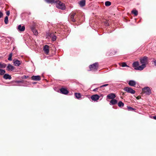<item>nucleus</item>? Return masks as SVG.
Wrapping results in <instances>:
<instances>
[{"instance_id": "bb28decb", "label": "nucleus", "mask_w": 156, "mask_h": 156, "mask_svg": "<svg viewBox=\"0 0 156 156\" xmlns=\"http://www.w3.org/2000/svg\"><path fill=\"white\" fill-rule=\"evenodd\" d=\"M127 109L129 111H133L136 110L135 108H133L131 107L128 106H127Z\"/></svg>"}, {"instance_id": "473e14b6", "label": "nucleus", "mask_w": 156, "mask_h": 156, "mask_svg": "<svg viewBox=\"0 0 156 156\" xmlns=\"http://www.w3.org/2000/svg\"><path fill=\"white\" fill-rule=\"evenodd\" d=\"M8 17L7 16H6L4 19V22H5V23L6 24H7L8 23Z\"/></svg>"}, {"instance_id": "f257e3e1", "label": "nucleus", "mask_w": 156, "mask_h": 156, "mask_svg": "<svg viewBox=\"0 0 156 156\" xmlns=\"http://www.w3.org/2000/svg\"><path fill=\"white\" fill-rule=\"evenodd\" d=\"M55 5L56 7L58 9L63 10L65 9V6L63 3H62L59 1H57L55 2Z\"/></svg>"}, {"instance_id": "7c9ffc66", "label": "nucleus", "mask_w": 156, "mask_h": 156, "mask_svg": "<svg viewBox=\"0 0 156 156\" xmlns=\"http://www.w3.org/2000/svg\"><path fill=\"white\" fill-rule=\"evenodd\" d=\"M105 5L106 6H109L111 5V2L109 1H106L105 3Z\"/></svg>"}, {"instance_id": "2f4dec72", "label": "nucleus", "mask_w": 156, "mask_h": 156, "mask_svg": "<svg viewBox=\"0 0 156 156\" xmlns=\"http://www.w3.org/2000/svg\"><path fill=\"white\" fill-rule=\"evenodd\" d=\"M12 53H10L9 55V57L8 59L9 61H11L12 60Z\"/></svg>"}, {"instance_id": "6ab92c4d", "label": "nucleus", "mask_w": 156, "mask_h": 156, "mask_svg": "<svg viewBox=\"0 0 156 156\" xmlns=\"http://www.w3.org/2000/svg\"><path fill=\"white\" fill-rule=\"evenodd\" d=\"M75 95L76 98L80 100L81 99V95L80 93H75Z\"/></svg>"}, {"instance_id": "a211bd4d", "label": "nucleus", "mask_w": 156, "mask_h": 156, "mask_svg": "<svg viewBox=\"0 0 156 156\" xmlns=\"http://www.w3.org/2000/svg\"><path fill=\"white\" fill-rule=\"evenodd\" d=\"M13 62L14 65L16 66H19L21 64L20 61L18 60L14 61Z\"/></svg>"}, {"instance_id": "9b49d317", "label": "nucleus", "mask_w": 156, "mask_h": 156, "mask_svg": "<svg viewBox=\"0 0 156 156\" xmlns=\"http://www.w3.org/2000/svg\"><path fill=\"white\" fill-rule=\"evenodd\" d=\"M75 14V13L73 12L71 13L69 16V17L70 18L71 20L73 22H75L76 21L74 19Z\"/></svg>"}, {"instance_id": "b1692460", "label": "nucleus", "mask_w": 156, "mask_h": 156, "mask_svg": "<svg viewBox=\"0 0 156 156\" xmlns=\"http://www.w3.org/2000/svg\"><path fill=\"white\" fill-rule=\"evenodd\" d=\"M48 3H55V0H44Z\"/></svg>"}, {"instance_id": "423d86ee", "label": "nucleus", "mask_w": 156, "mask_h": 156, "mask_svg": "<svg viewBox=\"0 0 156 156\" xmlns=\"http://www.w3.org/2000/svg\"><path fill=\"white\" fill-rule=\"evenodd\" d=\"M142 91L148 95H149L151 93L150 88H142Z\"/></svg>"}, {"instance_id": "412c9836", "label": "nucleus", "mask_w": 156, "mask_h": 156, "mask_svg": "<svg viewBox=\"0 0 156 156\" xmlns=\"http://www.w3.org/2000/svg\"><path fill=\"white\" fill-rule=\"evenodd\" d=\"M23 80H15L13 81L14 83L16 84V85H18L21 83H23Z\"/></svg>"}, {"instance_id": "2eb2a0df", "label": "nucleus", "mask_w": 156, "mask_h": 156, "mask_svg": "<svg viewBox=\"0 0 156 156\" xmlns=\"http://www.w3.org/2000/svg\"><path fill=\"white\" fill-rule=\"evenodd\" d=\"M18 29L19 31H23L24 30L25 27L24 26H22L21 25H20L18 26Z\"/></svg>"}, {"instance_id": "c756f323", "label": "nucleus", "mask_w": 156, "mask_h": 156, "mask_svg": "<svg viewBox=\"0 0 156 156\" xmlns=\"http://www.w3.org/2000/svg\"><path fill=\"white\" fill-rule=\"evenodd\" d=\"M5 71L3 70V69H0V75H3L5 74Z\"/></svg>"}, {"instance_id": "9d476101", "label": "nucleus", "mask_w": 156, "mask_h": 156, "mask_svg": "<svg viewBox=\"0 0 156 156\" xmlns=\"http://www.w3.org/2000/svg\"><path fill=\"white\" fill-rule=\"evenodd\" d=\"M146 66L144 64H142L141 66H139L138 67L136 68L135 69L136 70H143Z\"/></svg>"}, {"instance_id": "c85d7f7f", "label": "nucleus", "mask_w": 156, "mask_h": 156, "mask_svg": "<svg viewBox=\"0 0 156 156\" xmlns=\"http://www.w3.org/2000/svg\"><path fill=\"white\" fill-rule=\"evenodd\" d=\"M50 36L52 37L51 39L52 41H55L56 40V37L55 35H53V36H52L51 35Z\"/></svg>"}, {"instance_id": "dca6fc26", "label": "nucleus", "mask_w": 156, "mask_h": 156, "mask_svg": "<svg viewBox=\"0 0 156 156\" xmlns=\"http://www.w3.org/2000/svg\"><path fill=\"white\" fill-rule=\"evenodd\" d=\"M3 78L5 80H10L11 79L12 77L9 74H5L3 76Z\"/></svg>"}, {"instance_id": "20e7f679", "label": "nucleus", "mask_w": 156, "mask_h": 156, "mask_svg": "<svg viewBox=\"0 0 156 156\" xmlns=\"http://www.w3.org/2000/svg\"><path fill=\"white\" fill-rule=\"evenodd\" d=\"M147 57L146 56H144L140 59V62L142 64H144L146 66L147 62Z\"/></svg>"}, {"instance_id": "ddd939ff", "label": "nucleus", "mask_w": 156, "mask_h": 156, "mask_svg": "<svg viewBox=\"0 0 156 156\" xmlns=\"http://www.w3.org/2000/svg\"><path fill=\"white\" fill-rule=\"evenodd\" d=\"M43 50L46 54H48L49 51V46L47 45H45L44 47Z\"/></svg>"}, {"instance_id": "e433bc0d", "label": "nucleus", "mask_w": 156, "mask_h": 156, "mask_svg": "<svg viewBox=\"0 0 156 156\" xmlns=\"http://www.w3.org/2000/svg\"><path fill=\"white\" fill-rule=\"evenodd\" d=\"M3 16L2 13L0 11V18L2 17Z\"/></svg>"}, {"instance_id": "4468645a", "label": "nucleus", "mask_w": 156, "mask_h": 156, "mask_svg": "<svg viewBox=\"0 0 156 156\" xmlns=\"http://www.w3.org/2000/svg\"><path fill=\"white\" fill-rule=\"evenodd\" d=\"M117 103V101L115 99L111 100L110 101L109 104L111 105H114L116 104Z\"/></svg>"}, {"instance_id": "79ce46f5", "label": "nucleus", "mask_w": 156, "mask_h": 156, "mask_svg": "<svg viewBox=\"0 0 156 156\" xmlns=\"http://www.w3.org/2000/svg\"><path fill=\"white\" fill-rule=\"evenodd\" d=\"M144 88H149V87H145Z\"/></svg>"}, {"instance_id": "39448f33", "label": "nucleus", "mask_w": 156, "mask_h": 156, "mask_svg": "<svg viewBox=\"0 0 156 156\" xmlns=\"http://www.w3.org/2000/svg\"><path fill=\"white\" fill-rule=\"evenodd\" d=\"M116 97V95L114 93H111L107 96V99H114Z\"/></svg>"}, {"instance_id": "f8f14e48", "label": "nucleus", "mask_w": 156, "mask_h": 156, "mask_svg": "<svg viewBox=\"0 0 156 156\" xmlns=\"http://www.w3.org/2000/svg\"><path fill=\"white\" fill-rule=\"evenodd\" d=\"M14 68L15 67L13 66L10 64H9L7 67V70L9 71H12L14 69Z\"/></svg>"}, {"instance_id": "72a5a7b5", "label": "nucleus", "mask_w": 156, "mask_h": 156, "mask_svg": "<svg viewBox=\"0 0 156 156\" xmlns=\"http://www.w3.org/2000/svg\"><path fill=\"white\" fill-rule=\"evenodd\" d=\"M108 85V84H103V85H102L100 87H98L97 88H101L102 87H105L107 86Z\"/></svg>"}, {"instance_id": "5701e85b", "label": "nucleus", "mask_w": 156, "mask_h": 156, "mask_svg": "<svg viewBox=\"0 0 156 156\" xmlns=\"http://www.w3.org/2000/svg\"><path fill=\"white\" fill-rule=\"evenodd\" d=\"M118 106L119 107H123L124 106V104L121 101H119L118 103Z\"/></svg>"}, {"instance_id": "a878e982", "label": "nucleus", "mask_w": 156, "mask_h": 156, "mask_svg": "<svg viewBox=\"0 0 156 156\" xmlns=\"http://www.w3.org/2000/svg\"><path fill=\"white\" fill-rule=\"evenodd\" d=\"M6 66V64L5 63L2 64L0 63V68H4Z\"/></svg>"}, {"instance_id": "58836bf2", "label": "nucleus", "mask_w": 156, "mask_h": 156, "mask_svg": "<svg viewBox=\"0 0 156 156\" xmlns=\"http://www.w3.org/2000/svg\"><path fill=\"white\" fill-rule=\"evenodd\" d=\"M98 88H94V89L93 90V91H96L98 90Z\"/></svg>"}, {"instance_id": "f3484780", "label": "nucleus", "mask_w": 156, "mask_h": 156, "mask_svg": "<svg viewBox=\"0 0 156 156\" xmlns=\"http://www.w3.org/2000/svg\"><path fill=\"white\" fill-rule=\"evenodd\" d=\"M128 84L130 86L134 87L136 85V82L134 80H131L129 81Z\"/></svg>"}, {"instance_id": "0eeeda50", "label": "nucleus", "mask_w": 156, "mask_h": 156, "mask_svg": "<svg viewBox=\"0 0 156 156\" xmlns=\"http://www.w3.org/2000/svg\"><path fill=\"white\" fill-rule=\"evenodd\" d=\"M125 91L127 92L130 93L131 94H135V91L134 90L132 89V88H124Z\"/></svg>"}, {"instance_id": "7ed1b4c3", "label": "nucleus", "mask_w": 156, "mask_h": 156, "mask_svg": "<svg viewBox=\"0 0 156 156\" xmlns=\"http://www.w3.org/2000/svg\"><path fill=\"white\" fill-rule=\"evenodd\" d=\"M89 68L90 70L96 71L97 70L98 68V63L96 62L89 66Z\"/></svg>"}, {"instance_id": "4be33fe9", "label": "nucleus", "mask_w": 156, "mask_h": 156, "mask_svg": "<svg viewBox=\"0 0 156 156\" xmlns=\"http://www.w3.org/2000/svg\"><path fill=\"white\" fill-rule=\"evenodd\" d=\"M85 0H82V1H80L79 3V4L80 6H84L85 5Z\"/></svg>"}, {"instance_id": "f704fd0d", "label": "nucleus", "mask_w": 156, "mask_h": 156, "mask_svg": "<svg viewBox=\"0 0 156 156\" xmlns=\"http://www.w3.org/2000/svg\"><path fill=\"white\" fill-rule=\"evenodd\" d=\"M122 67H124L126 66H128L125 63H123L122 64Z\"/></svg>"}, {"instance_id": "aec40b11", "label": "nucleus", "mask_w": 156, "mask_h": 156, "mask_svg": "<svg viewBox=\"0 0 156 156\" xmlns=\"http://www.w3.org/2000/svg\"><path fill=\"white\" fill-rule=\"evenodd\" d=\"M139 63L137 61L134 62L133 64V67L135 69L136 68L138 67L139 66Z\"/></svg>"}, {"instance_id": "f03ea898", "label": "nucleus", "mask_w": 156, "mask_h": 156, "mask_svg": "<svg viewBox=\"0 0 156 156\" xmlns=\"http://www.w3.org/2000/svg\"><path fill=\"white\" fill-rule=\"evenodd\" d=\"M54 89L55 91L64 94H67L69 92L66 88H54Z\"/></svg>"}, {"instance_id": "4c0bfd02", "label": "nucleus", "mask_w": 156, "mask_h": 156, "mask_svg": "<svg viewBox=\"0 0 156 156\" xmlns=\"http://www.w3.org/2000/svg\"><path fill=\"white\" fill-rule=\"evenodd\" d=\"M10 14V12L9 11H8L6 12V15L8 16H9Z\"/></svg>"}, {"instance_id": "c03bdc74", "label": "nucleus", "mask_w": 156, "mask_h": 156, "mask_svg": "<svg viewBox=\"0 0 156 156\" xmlns=\"http://www.w3.org/2000/svg\"><path fill=\"white\" fill-rule=\"evenodd\" d=\"M61 88H63L64 87H62Z\"/></svg>"}, {"instance_id": "37998d69", "label": "nucleus", "mask_w": 156, "mask_h": 156, "mask_svg": "<svg viewBox=\"0 0 156 156\" xmlns=\"http://www.w3.org/2000/svg\"><path fill=\"white\" fill-rule=\"evenodd\" d=\"M125 88H128V87H125Z\"/></svg>"}, {"instance_id": "cd10ccee", "label": "nucleus", "mask_w": 156, "mask_h": 156, "mask_svg": "<svg viewBox=\"0 0 156 156\" xmlns=\"http://www.w3.org/2000/svg\"><path fill=\"white\" fill-rule=\"evenodd\" d=\"M32 31L35 35H37L38 34V32L35 29H33Z\"/></svg>"}, {"instance_id": "a19ab883", "label": "nucleus", "mask_w": 156, "mask_h": 156, "mask_svg": "<svg viewBox=\"0 0 156 156\" xmlns=\"http://www.w3.org/2000/svg\"><path fill=\"white\" fill-rule=\"evenodd\" d=\"M153 118L154 119L156 120V116H153Z\"/></svg>"}, {"instance_id": "ea45409f", "label": "nucleus", "mask_w": 156, "mask_h": 156, "mask_svg": "<svg viewBox=\"0 0 156 156\" xmlns=\"http://www.w3.org/2000/svg\"><path fill=\"white\" fill-rule=\"evenodd\" d=\"M154 63L155 66H156V60H155L154 61Z\"/></svg>"}, {"instance_id": "c9c22d12", "label": "nucleus", "mask_w": 156, "mask_h": 156, "mask_svg": "<svg viewBox=\"0 0 156 156\" xmlns=\"http://www.w3.org/2000/svg\"><path fill=\"white\" fill-rule=\"evenodd\" d=\"M28 77V76L24 75L21 77V78L22 79H27Z\"/></svg>"}, {"instance_id": "6e6552de", "label": "nucleus", "mask_w": 156, "mask_h": 156, "mask_svg": "<svg viewBox=\"0 0 156 156\" xmlns=\"http://www.w3.org/2000/svg\"><path fill=\"white\" fill-rule=\"evenodd\" d=\"M31 79L33 80L39 81L41 78L40 76H33L31 77Z\"/></svg>"}, {"instance_id": "393cba45", "label": "nucleus", "mask_w": 156, "mask_h": 156, "mask_svg": "<svg viewBox=\"0 0 156 156\" xmlns=\"http://www.w3.org/2000/svg\"><path fill=\"white\" fill-rule=\"evenodd\" d=\"M132 13L135 16H136L138 15V11L136 10H133Z\"/></svg>"}, {"instance_id": "1a4fd4ad", "label": "nucleus", "mask_w": 156, "mask_h": 156, "mask_svg": "<svg viewBox=\"0 0 156 156\" xmlns=\"http://www.w3.org/2000/svg\"><path fill=\"white\" fill-rule=\"evenodd\" d=\"M99 96L97 94H95L92 95L91 96V99L93 100L94 101H97V100H98L99 98Z\"/></svg>"}]
</instances>
